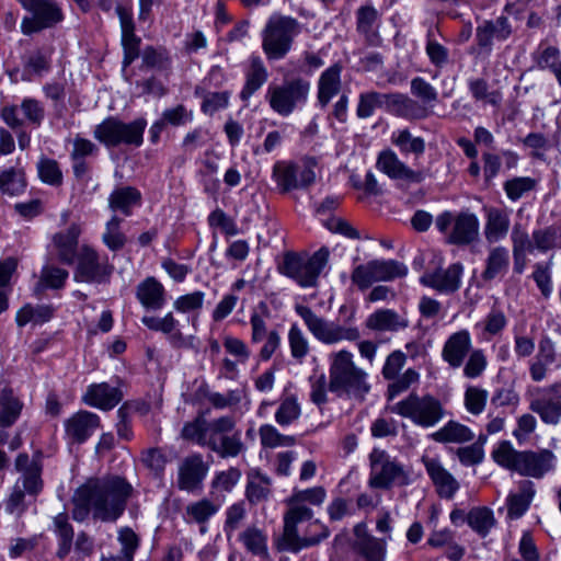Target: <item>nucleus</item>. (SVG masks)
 Here are the masks:
<instances>
[{
    "label": "nucleus",
    "mask_w": 561,
    "mask_h": 561,
    "mask_svg": "<svg viewBox=\"0 0 561 561\" xmlns=\"http://www.w3.org/2000/svg\"><path fill=\"white\" fill-rule=\"evenodd\" d=\"M299 33L300 24L296 19L273 14L262 31V49L267 59H283L291 49L294 39Z\"/></svg>",
    "instance_id": "6"
},
{
    "label": "nucleus",
    "mask_w": 561,
    "mask_h": 561,
    "mask_svg": "<svg viewBox=\"0 0 561 561\" xmlns=\"http://www.w3.org/2000/svg\"><path fill=\"white\" fill-rule=\"evenodd\" d=\"M100 426V419L89 411H79L66 422L67 435L77 443L84 442Z\"/></svg>",
    "instance_id": "29"
},
{
    "label": "nucleus",
    "mask_w": 561,
    "mask_h": 561,
    "mask_svg": "<svg viewBox=\"0 0 561 561\" xmlns=\"http://www.w3.org/2000/svg\"><path fill=\"white\" fill-rule=\"evenodd\" d=\"M208 471L209 466L201 454L196 453L186 456L178 468V489L188 493L202 491Z\"/></svg>",
    "instance_id": "17"
},
{
    "label": "nucleus",
    "mask_w": 561,
    "mask_h": 561,
    "mask_svg": "<svg viewBox=\"0 0 561 561\" xmlns=\"http://www.w3.org/2000/svg\"><path fill=\"white\" fill-rule=\"evenodd\" d=\"M341 66L334 64L323 71L318 81V102L325 107L341 90Z\"/></svg>",
    "instance_id": "35"
},
{
    "label": "nucleus",
    "mask_w": 561,
    "mask_h": 561,
    "mask_svg": "<svg viewBox=\"0 0 561 561\" xmlns=\"http://www.w3.org/2000/svg\"><path fill=\"white\" fill-rule=\"evenodd\" d=\"M236 428V420L233 416L225 415L209 421L207 427L206 439L203 440V447L214 450V446L218 445L226 436Z\"/></svg>",
    "instance_id": "45"
},
{
    "label": "nucleus",
    "mask_w": 561,
    "mask_h": 561,
    "mask_svg": "<svg viewBox=\"0 0 561 561\" xmlns=\"http://www.w3.org/2000/svg\"><path fill=\"white\" fill-rule=\"evenodd\" d=\"M114 272V265L106 256L90 245L83 244L78 253L73 279L78 283L107 284Z\"/></svg>",
    "instance_id": "14"
},
{
    "label": "nucleus",
    "mask_w": 561,
    "mask_h": 561,
    "mask_svg": "<svg viewBox=\"0 0 561 561\" xmlns=\"http://www.w3.org/2000/svg\"><path fill=\"white\" fill-rule=\"evenodd\" d=\"M23 404L14 396L12 389H0V427H9L19 419Z\"/></svg>",
    "instance_id": "44"
},
{
    "label": "nucleus",
    "mask_w": 561,
    "mask_h": 561,
    "mask_svg": "<svg viewBox=\"0 0 561 561\" xmlns=\"http://www.w3.org/2000/svg\"><path fill=\"white\" fill-rule=\"evenodd\" d=\"M484 238L486 242L493 244L503 240L507 236L511 225L507 210L496 207H489L484 208Z\"/></svg>",
    "instance_id": "30"
},
{
    "label": "nucleus",
    "mask_w": 561,
    "mask_h": 561,
    "mask_svg": "<svg viewBox=\"0 0 561 561\" xmlns=\"http://www.w3.org/2000/svg\"><path fill=\"white\" fill-rule=\"evenodd\" d=\"M463 266L461 263H454L447 268H438L426 273L421 277V283L439 293H455L460 287Z\"/></svg>",
    "instance_id": "21"
},
{
    "label": "nucleus",
    "mask_w": 561,
    "mask_h": 561,
    "mask_svg": "<svg viewBox=\"0 0 561 561\" xmlns=\"http://www.w3.org/2000/svg\"><path fill=\"white\" fill-rule=\"evenodd\" d=\"M146 125L147 122L144 118L126 124L117 118L108 117L95 126L93 136L107 147H116L121 144L138 147L142 144Z\"/></svg>",
    "instance_id": "13"
},
{
    "label": "nucleus",
    "mask_w": 561,
    "mask_h": 561,
    "mask_svg": "<svg viewBox=\"0 0 561 561\" xmlns=\"http://www.w3.org/2000/svg\"><path fill=\"white\" fill-rule=\"evenodd\" d=\"M376 167L392 180H403L411 183H420L424 180L423 171L412 170L390 149L378 154Z\"/></svg>",
    "instance_id": "19"
},
{
    "label": "nucleus",
    "mask_w": 561,
    "mask_h": 561,
    "mask_svg": "<svg viewBox=\"0 0 561 561\" xmlns=\"http://www.w3.org/2000/svg\"><path fill=\"white\" fill-rule=\"evenodd\" d=\"M55 309L50 305H36L31 304L22 307L16 313V324L24 327L32 322L34 324H43L48 322L54 317Z\"/></svg>",
    "instance_id": "48"
},
{
    "label": "nucleus",
    "mask_w": 561,
    "mask_h": 561,
    "mask_svg": "<svg viewBox=\"0 0 561 561\" xmlns=\"http://www.w3.org/2000/svg\"><path fill=\"white\" fill-rule=\"evenodd\" d=\"M388 112L410 121L423 119L431 114L427 106L400 93L389 94Z\"/></svg>",
    "instance_id": "28"
},
{
    "label": "nucleus",
    "mask_w": 561,
    "mask_h": 561,
    "mask_svg": "<svg viewBox=\"0 0 561 561\" xmlns=\"http://www.w3.org/2000/svg\"><path fill=\"white\" fill-rule=\"evenodd\" d=\"M219 510V506L208 499H202L190 503L185 508V516L188 523L205 524Z\"/></svg>",
    "instance_id": "54"
},
{
    "label": "nucleus",
    "mask_w": 561,
    "mask_h": 561,
    "mask_svg": "<svg viewBox=\"0 0 561 561\" xmlns=\"http://www.w3.org/2000/svg\"><path fill=\"white\" fill-rule=\"evenodd\" d=\"M141 322L152 331L162 332L168 335L169 342L174 347H186L192 344V336H185L180 330V323L172 312L164 317H144Z\"/></svg>",
    "instance_id": "23"
},
{
    "label": "nucleus",
    "mask_w": 561,
    "mask_h": 561,
    "mask_svg": "<svg viewBox=\"0 0 561 561\" xmlns=\"http://www.w3.org/2000/svg\"><path fill=\"white\" fill-rule=\"evenodd\" d=\"M301 409L295 397L285 398L275 412V421L280 426H287L300 417Z\"/></svg>",
    "instance_id": "61"
},
{
    "label": "nucleus",
    "mask_w": 561,
    "mask_h": 561,
    "mask_svg": "<svg viewBox=\"0 0 561 561\" xmlns=\"http://www.w3.org/2000/svg\"><path fill=\"white\" fill-rule=\"evenodd\" d=\"M467 523L481 537H485L495 525L493 512L488 507H473L467 514Z\"/></svg>",
    "instance_id": "52"
},
{
    "label": "nucleus",
    "mask_w": 561,
    "mask_h": 561,
    "mask_svg": "<svg viewBox=\"0 0 561 561\" xmlns=\"http://www.w3.org/2000/svg\"><path fill=\"white\" fill-rule=\"evenodd\" d=\"M510 267V252L507 248L502 245L493 247L489 250L485 257L484 270L481 278L484 282H491L506 274Z\"/></svg>",
    "instance_id": "33"
},
{
    "label": "nucleus",
    "mask_w": 561,
    "mask_h": 561,
    "mask_svg": "<svg viewBox=\"0 0 561 561\" xmlns=\"http://www.w3.org/2000/svg\"><path fill=\"white\" fill-rule=\"evenodd\" d=\"M205 300V293L196 290L190 294L182 295L173 301V309L180 313L191 314L188 320L195 327L198 321V316L203 309Z\"/></svg>",
    "instance_id": "47"
},
{
    "label": "nucleus",
    "mask_w": 561,
    "mask_h": 561,
    "mask_svg": "<svg viewBox=\"0 0 561 561\" xmlns=\"http://www.w3.org/2000/svg\"><path fill=\"white\" fill-rule=\"evenodd\" d=\"M356 30L370 46H378L381 43L379 27L381 15L373 4L360 5L356 10Z\"/></svg>",
    "instance_id": "24"
},
{
    "label": "nucleus",
    "mask_w": 561,
    "mask_h": 561,
    "mask_svg": "<svg viewBox=\"0 0 561 561\" xmlns=\"http://www.w3.org/2000/svg\"><path fill=\"white\" fill-rule=\"evenodd\" d=\"M511 34L512 26L505 16H499L494 21H484L477 27V39L481 47L491 46L493 38L505 41Z\"/></svg>",
    "instance_id": "34"
},
{
    "label": "nucleus",
    "mask_w": 561,
    "mask_h": 561,
    "mask_svg": "<svg viewBox=\"0 0 561 561\" xmlns=\"http://www.w3.org/2000/svg\"><path fill=\"white\" fill-rule=\"evenodd\" d=\"M556 362V351L552 341L543 337L539 342V350L530 365V376L534 381H541L547 375V369Z\"/></svg>",
    "instance_id": "39"
},
{
    "label": "nucleus",
    "mask_w": 561,
    "mask_h": 561,
    "mask_svg": "<svg viewBox=\"0 0 561 561\" xmlns=\"http://www.w3.org/2000/svg\"><path fill=\"white\" fill-rule=\"evenodd\" d=\"M239 541L252 556L262 559L268 558V537L263 529L256 526H249L239 534Z\"/></svg>",
    "instance_id": "38"
},
{
    "label": "nucleus",
    "mask_w": 561,
    "mask_h": 561,
    "mask_svg": "<svg viewBox=\"0 0 561 561\" xmlns=\"http://www.w3.org/2000/svg\"><path fill=\"white\" fill-rule=\"evenodd\" d=\"M389 94L379 93L376 91H368L360 93L358 96V104L356 107V115L358 118L370 117L377 108L386 107L388 111Z\"/></svg>",
    "instance_id": "50"
},
{
    "label": "nucleus",
    "mask_w": 561,
    "mask_h": 561,
    "mask_svg": "<svg viewBox=\"0 0 561 561\" xmlns=\"http://www.w3.org/2000/svg\"><path fill=\"white\" fill-rule=\"evenodd\" d=\"M37 173L41 181L51 186L62 184V172L58 162L50 158H41L37 162Z\"/></svg>",
    "instance_id": "60"
},
{
    "label": "nucleus",
    "mask_w": 561,
    "mask_h": 561,
    "mask_svg": "<svg viewBox=\"0 0 561 561\" xmlns=\"http://www.w3.org/2000/svg\"><path fill=\"white\" fill-rule=\"evenodd\" d=\"M288 343L293 358L301 363L309 353V341L297 324L288 331Z\"/></svg>",
    "instance_id": "63"
},
{
    "label": "nucleus",
    "mask_w": 561,
    "mask_h": 561,
    "mask_svg": "<svg viewBox=\"0 0 561 561\" xmlns=\"http://www.w3.org/2000/svg\"><path fill=\"white\" fill-rule=\"evenodd\" d=\"M121 218L113 216L106 222L105 230L102 234L103 243L108 248V250L114 252L122 250L127 242V237L121 230Z\"/></svg>",
    "instance_id": "56"
},
{
    "label": "nucleus",
    "mask_w": 561,
    "mask_h": 561,
    "mask_svg": "<svg viewBox=\"0 0 561 561\" xmlns=\"http://www.w3.org/2000/svg\"><path fill=\"white\" fill-rule=\"evenodd\" d=\"M309 93L310 82L302 78H295L282 84L268 85L265 99L275 113L286 117L306 104Z\"/></svg>",
    "instance_id": "10"
},
{
    "label": "nucleus",
    "mask_w": 561,
    "mask_h": 561,
    "mask_svg": "<svg viewBox=\"0 0 561 561\" xmlns=\"http://www.w3.org/2000/svg\"><path fill=\"white\" fill-rule=\"evenodd\" d=\"M370 476L368 484L374 489L388 490L393 485H408L410 472L387 451L375 448L369 455Z\"/></svg>",
    "instance_id": "11"
},
{
    "label": "nucleus",
    "mask_w": 561,
    "mask_h": 561,
    "mask_svg": "<svg viewBox=\"0 0 561 561\" xmlns=\"http://www.w3.org/2000/svg\"><path fill=\"white\" fill-rule=\"evenodd\" d=\"M365 325L367 329L379 332H394L409 325L408 319L391 309H379L368 316Z\"/></svg>",
    "instance_id": "32"
},
{
    "label": "nucleus",
    "mask_w": 561,
    "mask_h": 561,
    "mask_svg": "<svg viewBox=\"0 0 561 561\" xmlns=\"http://www.w3.org/2000/svg\"><path fill=\"white\" fill-rule=\"evenodd\" d=\"M492 458L499 466L534 479H542L557 465V456L552 450L542 448L518 451L508 440L497 445L492 451Z\"/></svg>",
    "instance_id": "3"
},
{
    "label": "nucleus",
    "mask_w": 561,
    "mask_h": 561,
    "mask_svg": "<svg viewBox=\"0 0 561 561\" xmlns=\"http://www.w3.org/2000/svg\"><path fill=\"white\" fill-rule=\"evenodd\" d=\"M55 531L60 538L59 549L57 554L60 558L67 556L71 549L73 540V529L68 522V516L65 513L58 514L54 518Z\"/></svg>",
    "instance_id": "59"
},
{
    "label": "nucleus",
    "mask_w": 561,
    "mask_h": 561,
    "mask_svg": "<svg viewBox=\"0 0 561 561\" xmlns=\"http://www.w3.org/2000/svg\"><path fill=\"white\" fill-rule=\"evenodd\" d=\"M330 252L321 248L311 256H301L296 253H287L279 271L294 279L301 287H313L318 277L328 264Z\"/></svg>",
    "instance_id": "8"
},
{
    "label": "nucleus",
    "mask_w": 561,
    "mask_h": 561,
    "mask_svg": "<svg viewBox=\"0 0 561 561\" xmlns=\"http://www.w3.org/2000/svg\"><path fill=\"white\" fill-rule=\"evenodd\" d=\"M271 478L259 470L248 473L245 496L251 504L266 501L271 494Z\"/></svg>",
    "instance_id": "42"
},
{
    "label": "nucleus",
    "mask_w": 561,
    "mask_h": 561,
    "mask_svg": "<svg viewBox=\"0 0 561 561\" xmlns=\"http://www.w3.org/2000/svg\"><path fill=\"white\" fill-rule=\"evenodd\" d=\"M24 81H31L34 76L41 77L50 69V56L42 49H35L23 57Z\"/></svg>",
    "instance_id": "46"
},
{
    "label": "nucleus",
    "mask_w": 561,
    "mask_h": 561,
    "mask_svg": "<svg viewBox=\"0 0 561 561\" xmlns=\"http://www.w3.org/2000/svg\"><path fill=\"white\" fill-rule=\"evenodd\" d=\"M136 296L146 309L160 310L165 304L164 287L152 276L137 285Z\"/></svg>",
    "instance_id": "31"
},
{
    "label": "nucleus",
    "mask_w": 561,
    "mask_h": 561,
    "mask_svg": "<svg viewBox=\"0 0 561 561\" xmlns=\"http://www.w3.org/2000/svg\"><path fill=\"white\" fill-rule=\"evenodd\" d=\"M489 393L486 390L470 386L465 392V407L467 411L473 415H479L483 412Z\"/></svg>",
    "instance_id": "64"
},
{
    "label": "nucleus",
    "mask_w": 561,
    "mask_h": 561,
    "mask_svg": "<svg viewBox=\"0 0 561 561\" xmlns=\"http://www.w3.org/2000/svg\"><path fill=\"white\" fill-rule=\"evenodd\" d=\"M26 188L25 171L18 162L0 172V192L9 196L22 194Z\"/></svg>",
    "instance_id": "40"
},
{
    "label": "nucleus",
    "mask_w": 561,
    "mask_h": 561,
    "mask_svg": "<svg viewBox=\"0 0 561 561\" xmlns=\"http://www.w3.org/2000/svg\"><path fill=\"white\" fill-rule=\"evenodd\" d=\"M42 458L41 451H36L32 457L26 453L16 456L14 468L20 477L5 502V511L9 514L21 515L25 511V495L36 496L42 492L44 485Z\"/></svg>",
    "instance_id": "4"
},
{
    "label": "nucleus",
    "mask_w": 561,
    "mask_h": 561,
    "mask_svg": "<svg viewBox=\"0 0 561 561\" xmlns=\"http://www.w3.org/2000/svg\"><path fill=\"white\" fill-rule=\"evenodd\" d=\"M261 445L264 448L290 447L296 444V438L280 434L276 427L264 424L259 428Z\"/></svg>",
    "instance_id": "57"
},
{
    "label": "nucleus",
    "mask_w": 561,
    "mask_h": 561,
    "mask_svg": "<svg viewBox=\"0 0 561 561\" xmlns=\"http://www.w3.org/2000/svg\"><path fill=\"white\" fill-rule=\"evenodd\" d=\"M438 443H466L471 440L474 435L469 427L455 421H449L440 430L432 435Z\"/></svg>",
    "instance_id": "49"
},
{
    "label": "nucleus",
    "mask_w": 561,
    "mask_h": 561,
    "mask_svg": "<svg viewBox=\"0 0 561 561\" xmlns=\"http://www.w3.org/2000/svg\"><path fill=\"white\" fill-rule=\"evenodd\" d=\"M536 494V488L533 481L523 480L518 484V491L512 493L507 499V513L511 518L522 517L529 508Z\"/></svg>",
    "instance_id": "36"
},
{
    "label": "nucleus",
    "mask_w": 561,
    "mask_h": 561,
    "mask_svg": "<svg viewBox=\"0 0 561 561\" xmlns=\"http://www.w3.org/2000/svg\"><path fill=\"white\" fill-rule=\"evenodd\" d=\"M325 497L327 492L323 486H314L293 493L287 500L288 510L284 515L283 535L278 541L279 550L298 552L304 548L318 545L329 536L328 529L324 528L320 536L300 537L297 528L299 523L309 520L313 516L312 510L304 505V502L320 506Z\"/></svg>",
    "instance_id": "2"
},
{
    "label": "nucleus",
    "mask_w": 561,
    "mask_h": 561,
    "mask_svg": "<svg viewBox=\"0 0 561 561\" xmlns=\"http://www.w3.org/2000/svg\"><path fill=\"white\" fill-rule=\"evenodd\" d=\"M535 249L547 252L552 249H561V227L549 226L533 231Z\"/></svg>",
    "instance_id": "53"
},
{
    "label": "nucleus",
    "mask_w": 561,
    "mask_h": 561,
    "mask_svg": "<svg viewBox=\"0 0 561 561\" xmlns=\"http://www.w3.org/2000/svg\"><path fill=\"white\" fill-rule=\"evenodd\" d=\"M241 470L230 467L215 473L210 486L214 492H230L241 479Z\"/></svg>",
    "instance_id": "62"
},
{
    "label": "nucleus",
    "mask_w": 561,
    "mask_h": 561,
    "mask_svg": "<svg viewBox=\"0 0 561 561\" xmlns=\"http://www.w3.org/2000/svg\"><path fill=\"white\" fill-rule=\"evenodd\" d=\"M141 194L133 186H124L114 190L108 197V207L114 211H121L125 216L131 215L134 206L140 204Z\"/></svg>",
    "instance_id": "41"
},
{
    "label": "nucleus",
    "mask_w": 561,
    "mask_h": 561,
    "mask_svg": "<svg viewBox=\"0 0 561 561\" xmlns=\"http://www.w3.org/2000/svg\"><path fill=\"white\" fill-rule=\"evenodd\" d=\"M329 385L331 392H345L354 397H363L370 389L367 373L357 367L353 354L346 350L333 352L329 356Z\"/></svg>",
    "instance_id": "5"
},
{
    "label": "nucleus",
    "mask_w": 561,
    "mask_h": 561,
    "mask_svg": "<svg viewBox=\"0 0 561 561\" xmlns=\"http://www.w3.org/2000/svg\"><path fill=\"white\" fill-rule=\"evenodd\" d=\"M472 351V340L467 330L453 333L445 342L442 350L443 359L449 367L457 369L461 367L465 359Z\"/></svg>",
    "instance_id": "22"
},
{
    "label": "nucleus",
    "mask_w": 561,
    "mask_h": 561,
    "mask_svg": "<svg viewBox=\"0 0 561 561\" xmlns=\"http://www.w3.org/2000/svg\"><path fill=\"white\" fill-rule=\"evenodd\" d=\"M391 141L403 154L413 153L415 157H420L425 151L424 139L414 137L407 128L393 133Z\"/></svg>",
    "instance_id": "51"
},
{
    "label": "nucleus",
    "mask_w": 561,
    "mask_h": 561,
    "mask_svg": "<svg viewBox=\"0 0 561 561\" xmlns=\"http://www.w3.org/2000/svg\"><path fill=\"white\" fill-rule=\"evenodd\" d=\"M392 411L425 428L435 426L445 415L443 403L432 394L411 393L398 402Z\"/></svg>",
    "instance_id": "9"
},
{
    "label": "nucleus",
    "mask_w": 561,
    "mask_h": 561,
    "mask_svg": "<svg viewBox=\"0 0 561 561\" xmlns=\"http://www.w3.org/2000/svg\"><path fill=\"white\" fill-rule=\"evenodd\" d=\"M122 399V391L106 382L90 385L82 397L85 404L104 411L116 407Z\"/></svg>",
    "instance_id": "25"
},
{
    "label": "nucleus",
    "mask_w": 561,
    "mask_h": 561,
    "mask_svg": "<svg viewBox=\"0 0 561 561\" xmlns=\"http://www.w3.org/2000/svg\"><path fill=\"white\" fill-rule=\"evenodd\" d=\"M69 276L68 271L55 265H45L41 271L36 289H61Z\"/></svg>",
    "instance_id": "55"
},
{
    "label": "nucleus",
    "mask_w": 561,
    "mask_h": 561,
    "mask_svg": "<svg viewBox=\"0 0 561 561\" xmlns=\"http://www.w3.org/2000/svg\"><path fill=\"white\" fill-rule=\"evenodd\" d=\"M435 225L449 244L463 247L479 240L480 221L477 215L469 210L444 211L437 216Z\"/></svg>",
    "instance_id": "7"
},
{
    "label": "nucleus",
    "mask_w": 561,
    "mask_h": 561,
    "mask_svg": "<svg viewBox=\"0 0 561 561\" xmlns=\"http://www.w3.org/2000/svg\"><path fill=\"white\" fill-rule=\"evenodd\" d=\"M364 525L355 527L357 536L356 548L366 561H383L386 554V542L369 535H360Z\"/></svg>",
    "instance_id": "43"
},
{
    "label": "nucleus",
    "mask_w": 561,
    "mask_h": 561,
    "mask_svg": "<svg viewBox=\"0 0 561 561\" xmlns=\"http://www.w3.org/2000/svg\"><path fill=\"white\" fill-rule=\"evenodd\" d=\"M295 311L304 320L309 332L321 343L336 344L341 341H356L360 333L357 328L343 327L318 316L310 307L296 305Z\"/></svg>",
    "instance_id": "12"
},
{
    "label": "nucleus",
    "mask_w": 561,
    "mask_h": 561,
    "mask_svg": "<svg viewBox=\"0 0 561 561\" xmlns=\"http://www.w3.org/2000/svg\"><path fill=\"white\" fill-rule=\"evenodd\" d=\"M30 12L22 19L21 31L24 35L50 28L64 19L61 9L54 0H18Z\"/></svg>",
    "instance_id": "16"
},
{
    "label": "nucleus",
    "mask_w": 561,
    "mask_h": 561,
    "mask_svg": "<svg viewBox=\"0 0 561 561\" xmlns=\"http://www.w3.org/2000/svg\"><path fill=\"white\" fill-rule=\"evenodd\" d=\"M268 79V71L259 56L250 58V66L245 72V83L240 93L243 101L249 100Z\"/></svg>",
    "instance_id": "37"
},
{
    "label": "nucleus",
    "mask_w": 561,
    "mask_h": 561,
    "mask_svg": "<svg viewBox=\"0 0 561 561\" xmlns=\"http://www.w3.org/2000/svg\"><path fill=\"white\" fill-rule=\"evenodd\" d=\"M133 493L131 484L119 476L89 478L72 495V517L83 522L89 514L103 523L117 520Z\"/></svg>",
    "instance_id": "1"
},
{
    "label": "nucleus",
    "mask_w": 561,
    "mask_h": 561,
    "mask_svg": "<svg viewBox=\"0 0 561 561\" xmlns=\"http://www.w3.org/2000/svg\"><path fill=\"white\" fill-rule=\"evenodd\" d=\"M80 233V226L71 224L67 230L54 234L53 243L57 252V257L61 263L71 265L76 257L78 259Z\"/></svg>",
    "instance_id": "27"
},
{
    "label": "nucleus",
    "mask_w": 561,
    "mask_h": 561,
    "mask_svg": "<svg viewBox=\"0 0 561 561\" xmlns=\"http://www.w3.org/2000/svg\"><path fill=\"white\" fill-rule=\"evenodd\" d=\"M295 174L294 162H277L273 168V178L283 193L307 188L316 181L314 170L302 171L300 180Z\"/></svg>",
    "instance_id": "20"
},
{
    "label": "nucleus",
    "mask_w": 561,
    "mask_h": 561,
    "mask_svg": "<svg viewBox=\"0 0 561 561\" xmlns=\"http://www.w3.org/2000/svg\"><path fill=\"white\" fill-rule=\"evenodd\" d=\"M408 267L394 260H371L357 265L351 275L352 283L360 290H365L376 282H389L404 277Z\"/></svg>",
    "instance_id": "15"
},
{
    "label": "nucleus",
    "mask_w": 561,
    "mask_h": 561,
    "mask_svg": "<svg viewBox=\"0 0 561 561\" xmlns=\"http://www.w3.org/2000/svg\"><path fill=\"white\" fill-rule=\"evenodd\" d=\"M561 383L538 389L530 400L529 409L537 413L540 420L550 425H557L561 419Z\"/></svg>",
    "instance_id": "18"
},
{
    "label": "nucleus",
    "mask_w": 561,
    "mask_h": 561,
    "mask_svg": "<svg viewBox=\"0 0 561 561\" xmlns=\"http://www.w3.org/2000/svg\"><path fill=\"white\" fill-rule=\"evenodd\" d=\"M425 469L440 497L453 499L459 489L458 481L434 458H423Z\"/></svg>",
    "instance_id": "26"
},
{
    "label": "nucleus",
    "mask_w": 561,
    "mask_h": 561,
    "mask_svg": "<svg viewBox=\"0 0 561 561\" xmlns=\"http://www.w3.org/2000/svg\"><path fill=\"white\" fill-rule=\"evenodd\" d=\"M245 450V446L241 438V432L233 430L228 436H226L217 446H214V453L220 458H234L238 457Z\"/></svg>",
    "instance_id": "58"
}]
</instances>
